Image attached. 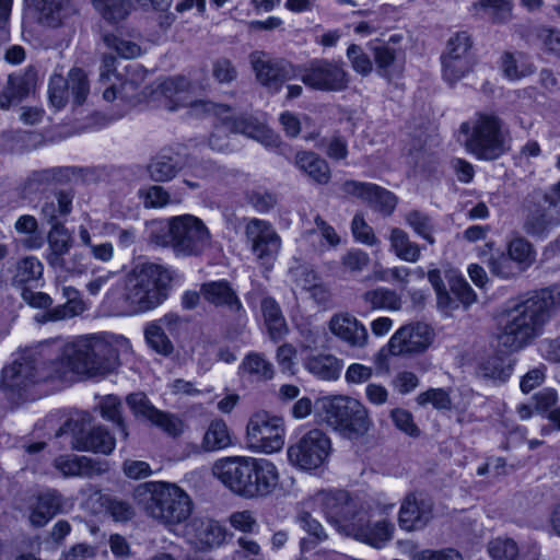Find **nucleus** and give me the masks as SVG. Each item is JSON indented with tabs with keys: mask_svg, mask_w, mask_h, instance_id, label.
I'll list each match as a JSON object with an SVG mask.
<instances>
[{
	"mask_svg": "<svg viewBox=\"0 0 560 560\" xmlns=\"http://www.w3.org/2000/svg\"><path fill=\"white\" fill-rule=\"evenodd\" d=\"M522 214V228L530 236H541L560 224L551 199L541 190L533 191L525 198Z\"/></svg>",
	"mask_w": 560,
	"mask_h": 560,
	"instance_id": "ddd939ff",
	"label": "nucleus"
},
{
	"mask_svg": "<svg viewBox=\"0 0 560 560\" xmlns=\"http://www.w3.org/2000/svg\"><path fill=\"white\" fill-rule=\"evenodd\" d=\"M172 280V271L162 265L138 264L126 275L124 283L108 289L105 302L130 314L148 312L166 300Z\"/></svg>",
	"mask_w": 560,
	"mask_h": 560,
	"instance_id": "7ed1b4c3",
	"label": "nucleus"
},
{
	"mask_svg": "<svg viewBox=\"0 0 560 560\" xmlns=\"http://www.w3.org/2000/svg\"><path fill=\"white\" fill-rule=\"evenodd\" d=\"M185 165L179 153L164 149L152 159L148 172L152 180L163 183L173 179Z\"/></svg>",
	"mask_w": 560,
	"mask_h": 560,
	"instance_id": "c85d7f7f",
	"label": "nucleus"
},
{
	"mask_svg": "<svg viewBox=\"0 0 560 560\" xmlns=\"http://www.w3.org/2000/svg\"><path fill=\"white\" fill-rule=\"evenodd\" d=\"M92 2L102 16L110 23L125 20L132 9L129 0H92Z\"/></svg>",
	"mask_w": 560,
	"mask_h": 560,
	"instance_id": "de8ad7c7",
	"label": "nucleus"
},
{
	"mask_svg": "<svg viewBox=\"0 0 560 560\" xmlns=\"http://www.w3.org/2000/svg\"><path fill=\"white\" fill-rule=\"evenodd\" d=\"M295 165L315 184L327 185L330 182L331 171L329 164L315 152H298L295 155Z\"/></svg>",
	"mask_w": 560,
	"mask_h": 560,
	"instance_id": "473e14b6",
	"label": "nucleus"
},
{
	"mask_svg": "<svg viewBox=\"0 0 560 560\" xmlns=\"http://www.w3.org/2000/svg\"><path fill=\"white\" fill-rule=\"evenodd\" d=\"M121 407L120 399L114 395L104 397L100 402L102 417L105 420L115 423L118 427L122 439H127L129 434L121 417Z\"/></svg>",
	"mask_w": 560,
	"mask_h": 560,
	"instance_id": "864d4df0",
	"label": "nucleus"
},
{
	"mask_svg": "<svg viewBox=\"0 0 560 560\" xmlns=\"http://www.w3.org/2000/svg\"><path fill=\"white\" fill-rule=\"evenodd\" d=\"M296 523L310 536L308 538H302L300 540L301 552H308L328 539V534L323 525L314 518L310 512H300L296 515Z\"/></svg>",
	"mask_w": 560,
	"mask_h": 560,
	"instance_id": "58836bf2",
	"label": "nucleus"
},
{
	"mask_svg": "<svg viewBox=\"0 0 560 560\" xmlns=\"http://www.w3.org/2000/svg\"><path fill=\"white\" fill-rule=\"evenodd\" d=\"M164 235L153 234V241L170 246L177 256H199L211 245V233L205 222L192 214H182L167 220Z\"/></svg>",
	"mask_w": 560,
	"mask_h": 560,
	"instance_id": "6e6552de",
	"label": "nucleus"
},
{
	"mask_svg": "<svg viewBox=\"0 0 560 560\" xmlns=\"http://www.w3.org/2000/svg\"><path fill=\"white\" fill-rule=\"evenodd\" d=\"M85 305L80 298L68 300L65 304L58 305L55 308L48 310L44 314H37L35 320L39 324L48 322H58L66 318H71L82 314Z\"/></svg>",
	"mask_w": 560,
	"mask_h": 560,
	"instance_id": "49530a36",
	"label": "nucleus"
},
{
	"mask_svg": "<svg viewBox=\"0 0 560 560\" xmlns=\"http://www.w3.org/2000/svg\"><path fill=\"white\" fill-rule=\"evenodd\" d=\"M57 364L59 380L68 373L93 378L105 377L120 366L119 351L113 336L91 334L78 337L73 341L50 342Z\"/></svg>",
	"mask_w": 560,
	"mask_h": 560,
	"instance_id": "f03ea898",
	"label": "nucleus"
},
{
	"mask_svg": "<svg viewBox=\"0 0 560 560\" xmlns=\"http://www.w3.org/2000/svg\"><path fill=\"white\" fill-rule=\"evenodd\" d=\"M139 195L143 198L145 208H163L175 202L170 192L162 186L152 185L144 190H140Z\"/></svg>",
	"mask_w": 560,
	"mask_h": 560,
	"instance_id": "774afa93",
	"label": "nucleus"
},
{
	"mask_svg": "<svg viewBox=\"0 0 560 560\" xmlns=\"http://www.w3.org/2000/svg\"><path fill=\"white\" fill-rule=\"evenodd\" d=\"M38 71L28 66L23 71L9 74L7 84L0 92V108L8 109L12 104H19L36 90Z\"/></svg>",
	"mask_w": 560,
	"mask_h": 560,
	"instance_id": "393cba45",
	"label": "nucleus"
},
{
	"mask_svg": "<svg viewBox=\"0 0 560 560\" xmlns=\"http://www.w3.org/2000/svg\"><path fill=\"white\" fill-rule=\"evenodd\" d=\"M252 475L247 499L267 497L279 483L276 465L265 458H254V474Z\"/></svg>",
	"mask_w": 560,
	"mask_h": 560,
	"instance_id": "bb28decb",
	"label": "nucleus"
},
{
	"mask_svg": "<svg viewBox=\"0 0 560 560\" xmlns=\"http://www.w3.org/2000/svg\"><path fill=\"white\" fill-rule=\"evenodd\" d=\"M245 236L252 253L261 264L268 265L276 259L281 247V238L268 221L250 219L245 226Z\"/></svg>",
	"mask_w": 560,
	"mask_h": 560,
	"instance_id": "f3484780",
	"label": "nucleus"
},
{
	"mask_svg": "<svg viewBox=\"0 0 560 560\" xmlns=\"http://www.w3.org/2000/svg\"><path fill=\"white\" fill-rule=\"evenodd\" d=\"M103 40L108 48L114 49L122 58H136L141 54L138 44L120 38L115 34H105Z\"/></svg>",
	"mask_w": 560,
	"mask_h": 560,
	"instance_id": "0e129e2a",
	"label": "nucleus"
},
{
	"mask_svg": "<svg viewBox=\"0 0 560 560\" xmlns=\"http://www.w3.org/2000/svg\"><path fill=\"white\" fill-rule=\"evenodd\" d=\"M249 61L258 82L272 92H278L284 81L298 74V67L283 59L271 58L261 50L253 51Z\"/></svg>",
	"mask_w": 560,
	"mask_h": 560,
	"instance_id": "dca6fc26",
	"label": "nucleus"
},
{
	"mask_svg": "<svg viewBox=\"0 0 560 560\" xmlns=\"http://www.w3.org/2000/svg\"><path fill=\"white\" fill-rule=\"evenodd\" d=\"M443 78L450 83L454 84L464 78L472 67V59H465V57H441Z\"/></svg>",
	"mask_w": 560,
	"mask_h": 560,
	"instance_id": "6e6d98bb",
	"label": "nucleus"
},
{
	"mask_svg": "<svg viewBox=\"0 0 560 560\" xmlns=\"http://www.w3.org/2000/svg\"><path fill=\"white\" fill-rule=\"evenodd\" d=\"M369 49L373 54L378 73L389 78V68L401 52V49L389 44H382L380 39L370 42Z\"/></svg>",
	"mask_w": 560,
	"mask_h": 560,
	"instance_id": "a18cd8bd",
	"label": "nucleus"
},
{
	"mask_svg": "<svg viewBox=\"0 0 560 560\" xmlns=\"http://www.w3.org/2000/svg\"><path fill=\"white\" fill-rule=\"evenodd\" d=\"M83 422L84 419L68 420L56 433V436L70 432V446L72 450L101 453L104 455L112 454L116 446V440L109 431L102 425L84 430Z\"/></svg>",
	"mask_w": 560,
	"mask_h": 560,
	"instance_id": "4468645a",
	"label": "nucleus"
},
{
	"mask_svg": "<svg viewBox=\"0 0 560 560\" xmlns=\"http://www.w3.org/2000/svg\"><path fill=\"white\" fill-rule=\"evenodd\" d=\"M48 248L45 259L52 268H62L65 266L63 256L72 247V237L63 224L51 226L47 234Z\"/></svg>",
	"mask_w": 560,
	"mask_h": 560,
	"instance_id": "cd10ccee",
	"label": "nucleus"
},
{
	"mask_svg": "<svg viewBox=\"0 0 560 560\" xmlns=\"http://www.w3.org/2000/svg\"><path fill=\"white\" fill-rule=\"evenodd\" d=\"M472 42L467 32H458L453 35L446 44V50L442 57H465V59H472L471 49Z\"/></svg>",
	"mask_w": 560,
	"mask_h": 560,
	"instance_id": "052dcab7",
	"label": "nucleus"
},
{
	"mask_svg": "<svg viewBox=\"0 0 560 560\" xmlns=\"http://www.w3.org/2000/svg\"><path fill=\"white\" fill-rule=\"evenodd\" d=\"M127 405L136 417L152 421L156 409L143 393H133L127 396Z\"/></svg>",
	"mask_w": 560,
	"mask_h": 560,
	"instance_id": "e2e57ef3",
	"label": "nucleus"
},
{
	"mask_svg": "<svg viewBox=\"0 0 560 560\" xmlns=\"http://www.w3.org/2000/svg\"><path fill=\"white\" fill-rule=\"evenodd\" d=\"M460 132L465 135L466 151L478 160H497L510 149V131L504 121L494 114H476L460 125Z\"/></svg>",
	"mask_w": 560,
	"mask_h": 560,
	"instance_id": "423d86ee",
	"label": "nucleus"
},
{
	"mask_svg": "<svg viewBox=\"0 0 560 560\" xmlns=\"http://www.w3.org/2000/svg\"><path fill=\"white\" fill-rule=\"evenodd\" d=\"M395 525L387 520L371 524L369 522L368 512L364 510L363 513L359 515L357 522L351 523V530L348 535L359 541L380 549L392 540Z\"/></svg>",
	"mask_w": 560,
	"mask_h": 560,
	"instance_id": "a878e982",
	"label": "nucleus"
},
{
	"mask_svg": "<svg viewBox=\"0 0 560 560\" xmlns=\"http://www.w3.org/2000/svg\"><path fill=\"white\" fill-rule=\"evenodd\" d=\"M241 370L258 381H268L273 376L272 363L262 354L256 352L249 353L244 358Z\"/></svg>",
	"mask_w": 560,
	"mask_h": 560,
	"instance_id": "8fccbe9b",
	"label": "nucleus"
},
{
	"mask_svg": "<svg viewBox=\"0 0 560 560\" xmlns=\"http://www.w3.org/2000/svg\"><path fill=\"white\" fill-rule=\"evenodd\" d=\"M428 280L436 293L438 306L440 310L448 314L450 312L458 308L459 304H457V302L446 291L439 269L429 270Z\"/></svg>",
	"mask_w": 560,
	"mask_h": 560,
	"instance_id": "4d7b16f0",
	"label": "nucleus"
},
{
	"mask_svg": "<svg viewBox=\"0 0 560 560\" xmlns=\"http://www.w3.org/2000/svg\"><path fill=\"white\" fill-rule=\"evenodd\" d=\"M68 90L73 96V101L77 105H81L85 102L89 92L90 84L86 73L79 68H73L68 74Z\"/></svg>",
	"mask_w": 560,
	"mask_h": 560,
	"instance_id": "13d9d810",
	"label": "nucleus"
},
{
	"mask_svg": "<svg viewBox=\"0 0 560 560\" xmlns=\"http://www.w3.org/2000/svg\"><path fill=\"white\" fill-rule=\"evenodd\" d=\"M360 301L365 311H397L401 307V299L399 295L395 291L386 288L368 290L361 294Z\"/></svg>",
	"mask_w": 560,
	"mask_h": 560,
	"instance_id": "4c0bfd02",
	"label": "nucleus"
},
{
	"mask_svg": "<svg viewBox=\"0 0 560 560\" xmlns=\"http://www.w3.org/2000/svg\"><path fill=\"white\" fill-rule=\"evenodd\" d=\"M232 445L230 429L224 420L213 419L201 440V448L205 452H217Z\"/></svg>",
	"mask_w": 560,
	"mask_h": 560,
	"instance_id": "79ce46f5",
	"label": "nucleus"
},
{
	"mask_svg": "<svg viewBox=\"0 0 560 560\" xmlns=\"http://www.w3.org/2000/svg\"><path fill=\"white\" fill-rule=\"evenodd\" d=\"M316 500L327 521L343 527L347 534L351 530V523H355L364 511L346 491L319 493Z\"/></svg>",
	"mask_w": 560,
	"mask_h": 560,
	"instance_id": "a211bd4d",
	"label": "nucleus"
},
{
	"mask_svg": "<svg viewBox=\"0 0 560 560\" xmlns=\"http://www.w3.org/2000/svg\"><path fill=\"white\" fill-rule=\"evenodd\" d=\"M500 69L511 81L521 80L535 72V66L529 57L522 51H504L500 58Z\"/></svg>",
	"mask_w": 560,
	"mask_h": 560,
	"instance_id": "c9c22d12",
	"label": "nucleus"
},
{
	"mask_svg": "<svg viewBox=\"0 0 560 560\" xmlns=\"http://www.w3.org/2000/svg\"><path fill=\"white\" fill-rule=\"evenodd\" d=\"M62 495L56 490L40 493L31 506L30 523L35 527L45 526L61 511Z\"/></svg>",
	"mask_w": 560,
	"mask_h": 560,
	"instance_id": "2f4dec72",
	"label": "nucleus"
},
{
	"mask_svg": "<svg viewBox=\"0 0 560 560\" xmlns=\"http://www.w3.org/2000/svg\"><path fill=\"white\" fill-rule=\"evenodd\" d=\"M296 77L314 91L341 92L349 86V73L342 62L332 59H312L298 67Z\"/></svg>",
	"mask_w": 560,
	"mask_h": 560,
	"instance_id": "9d476101",
	"label": "nucleus"
},
{
	"mask_svg": "<svg viewBox=\"0 0 560 560\" xmlns=\"http://www.w3.org/2000/svg\"><path fill=\"white\" fill-rule=\"evenodd\" d=\"M433 337L434 332L429 325L420 322L408 324L390 337L387 348L393 355L420 353L431 345Z\"/></svg>",
	"mask_w": 560,
	"mask_h": 560,
	"instance_id": "412c9836",
	"label": "nucleus"
},
{
	"mask_svg": "<svg viewBox=\"0 0 560 560\" xmlns=\"http://www.w3.org/2000/svg\"><path fill=\"white\" fill-rule=\"evenodd\" d=\"M559 307L550 289L528 292L511 300L501 314L498 341L511 352L529 346L544 334Z\"/></svg>",
	"mask_w": 560,
	"mask_h": 560,
	"instance_id": "f257e3e1",
	"label": "nucleus"
},
{
	"mask_svg": "<svg viewBox=\"0 0 560 560\" xmlns=\"http://www.w3.org/2000/svg\"><path fill=\"white\" fill-rule=\"evenodd\" d=\"M59 378L50 342L20 350L0 371V392L12 404L28 399L39 383Z\"/></svg>",
	"mask_w": 560,
	"mask_h": 560,
	"instance_id": "20e7f679",
	"label": "nucleus"
},
{
	"mask_svg": "<svg viewBox=\"0 0 560 560\" xmlns=\"http://www.w3.org/2000/svg\"><path fill=\"white\" fill-rule=\"evenodd\" d=\"M144 335L150 347L156 352L164 355L173 352V345L161 325L156 323L149 324L145 327Z\"/></svg>",
	"mask_w": 560,
	"mask_h": 560,
	"instance_id": "bf43d9fd",
	"label": "nucleus"
},
{
	"mask_svg": "<svg viewBox=\"0 0 560 560\" xmlns=\"http://www.w3.org/2000/svg\"><path fill=\"white\" fill-rule=\"evenodd\" d=\"M342 360L332 354H310L303 359V366L307 372L324 381H335L340 376Z\"/></svg>",
	"mask_w": 560,
	"mask_h": 560,
	"instance_id": "72a5a7b5",
	"label": "nucleus"
},
{
	"mask_svg": "<svg viewBox=\"0 0 560 560\" xmlns=\"http://www.w3.org/2000/svg\"><path fill=\"white\" fill-rule=\"evenodd\" d=\"M522 269L526 271L536 260V252L530 242L524 237H515L508 244V254Z\"/></svg>",
	"mask_w": 560,
	"mask_h": 560,
	"instance_id": "09e8293b",
	"label": "nucleus"
},
{
	"mask_svg": "<svg viewBox=\"0 0 560 560\" xmlns=\"http://www.w3.org/2000/svg\"><path fill=\"white\" fill-rule=\"evenodd\" d=\"M330 451V439L322 430L313 429L289 446L288 458L293 466L312 470L325 463Z\"/></svg>",
	"mask_w": 560,
	"mask_h": 560,
	"instance_id": "f8f14e48",
	"label": "nucleus"
},
{
	"mask_svg": "<svg viewBox=\"0 0 560 560\" xmlns=\"http://www.w3.org/2000/svg\"><path fill=\"white\" fill-rule=\"evenodd\" d=\"M488 267L493 276L504 280L515 279L524 272L523 269L505 254L492 256L489 259Z\"/></svg>",
	"mask_w": 560,
	"mask_h": 560,
	"instance_id": "5fc2aeb1",
	"label": "nucleus"
},
{
	"mask_svg": "<svg viewBox=\"0 0 560 560\" xmlns=\"http://www.w3.org/2000/svg\"><path fill=\"white\" fill-rule=\"evenodd\" d=\"M52 467L63 478H94L105 474L107 463L84 455L61 454L52 460Z\"/></svg>",
	"mask_w": 560,
	"mask_h": 560,
	"instance_id": "b1692460",
	"label": "nucleus"
},
{
	"mask_svg": "<svg viewBox=\"0 0 560 560\" xmlns=\"http://www.w3.org/2000/svg\"><path fill=\"white\" fill-rule=\"evenodd\" d=\"M405 221L417 235L421 236L430 245L435 243V238L433 236L434 224L429 214L419 210H411L406 213Z\"/></svg>",
	"mask_w": 560,
	"mask_h": 560,
	"instance_id": "3c124183",
	"label": "nucleus"
},
{
	"mask_svg": "<svg viewBox=\"0 0 560 560\" xmlns=\"http://www.w3.org/2000/svg\"><path fill=\"white\" fill-rule=\"evenodd\" d=\"M95 497L102 511L114 522L126 523L136 515L135 508L128 500L101 492H96Z\"/></svg>",
	"mask_w": 560,
	"mask_h": 560,
	"instance_id": "e433bc0d",
	"label": "nucleus"
},
{
	"mask_svg": "<svg viewBox=\"0 0 560 560\" xmlns=\"http://www.w3.org/2000/svg\"><path fill=\"white\" fill-rule=\"evenodd\" d=\"M254 474V457L234 456L215 462L213 475L232 492L247 499Z\"/></svg>",
	"mask_w": 560,
	"mask_h": 560,
	"instance_id": "2eb2a0df",
	"label": "nucleus"
},
{
	"mask_svg": "<svg viewBox=\"0 0 560 560\" xmlns=\"http://www.w3.org/2000/svg\"><path fill=\"white\" fill-rule=\"evenodd\" d=\"M68 81L61 74H54L49 80L48 96L56 109H61L68 102Z\"/></svg>",
	"mask_w": 560,
	"mask_h": 560,
	"instance_id": "680f3d73",
	"label": "nucleus"
},
{
	"mask_svg": "<svg viewBox=\"0 0 560 560\" xmlns=\"http://www.w3.org/2000/svg\"><path fill=\"white\" fill-rule=\"evenodd\" d=\"M513 371L510 363L501 355L494 354L486 358L478 366V374L488 380L504 383L509 380Z\"/></svg>",
	"mask_w": 560,
	"mask_h": 560,
	"instance_id": "c03bdc74",
	"label": "nucleus"
},
{
	"mask_svg": "<svg viewBox=\"0 0 560 560\" xmlns=\"http://www.w3.org/2000/svg\"><path fill=\"white\" fill-rule=\"evenodd\" d=\"M433 518V502L421 493H409L402 500L399 514V527L407 532L424 528Z\"/></svg>",
	"mask_w": 560,
	"mask_h": 560,
	"instance_id": "5701e85b",
	"label": "nucleus"
},
{
	"mask_svg": "<svg viewBox=\"0 0 560 560\" xmlns=\"http://www.w3.org/2000/svg\"><path fill=\"white\" fill-rule=\"evenodd\" d=\"M191 527L192 542L200 550L219 547L225 540V528L214 520H195Z\"/></svg>",
	"mask_w": 560,
	"mask_h": 560,
	"instance_id": "7c9ffc66",
	"label": "nucleus"
},
{
	"mask_svg": "<svg viewBox=\"0 0 560 560\" xmlns=\"http://www.w3.org/2000/svg\"><path fill=\"white\" fill-rule=\"evenodd\" d=\"M200 292L206 302L221 310L230 319L242 322L246 318L243 303L229 281L205 282L200 285Z\"/></svg>",
	"mask_w": 560,
	"mask_h": 560,
	"instance_id": "aec40b11",
	"label": "nucleus"
},
{
	"mask_svg": "<svg viewBox=\"0 0 560 560\" xmlns=\"http://www.w3.org/2000/svg\"><path fill=\"white\" fill-rule=\"evenodd\" d=\"M246 436L253 450L271 454L284 445L283 419L266 411L255 412L246 427Z\"/></svg>",
	"mask_w": 560,
	"mask_h": 560,
	"instance_id": "9b49d317",
	"label": "nucleus"
},
{
	"mask_svg": "<svg viewBox=\"0 0 560 560\" xmlns=\"http://www.w3.org/2000/svg\"><path fill=\"white\" fill-rule=\"evenodd\" d=\"M471 8L477 15L493 24H506L513 16L512 0H478Z\"/></svg>",
	"mask_w": 560,
	"mask_h": 560,
	"instance_id": "f704fd0d",
	"label": "nucleus"
},
{
	"mask_svg": "<svg viewBox=\"0 0 560 560\" xmlns=\"http://www.w3.org/2000/svg\"><path fill=\"white\" fill-rule=\"evenodd\" d=\"M261 312L270 338L276 342L282 339L288 334V325L276 300L265 298L261 301Z\"/></svg>",
	"mask_w": 560,
	"mask_h": 560,
	"instance_id": "a19ab883",
	"label": "nucleus"
},
{
	"mask_svg": "<svg viewBox=\"0 0 560 560\" xmlns=\"http://www.w3.org/2000/svg\"><path fill=\"white\" fill-rule=\"evenodd\" d=\"M163 90L170 94V97H174L176 107H188V114L191 117L200 118L209 115L217 116L223 126H225L231 132L243 133L248 137H256V128L250 120L244 117H235L232 114V109L222 104H214L209 101L196 100L187 101L186 93L190 86V82L185 77H176L166 80L163 83Z\"/></svg>",
	"mask_w": 560,
	"mask_h": 560,
	"instance_id": "0eeeda50",
	"label": "nucleus"
},
{
	"mask_svg": "<svg viewBox=\"0 0 560 560\" xmlns=\"http://www.w3.org/2000/svg\"><path fill=\"white\" fill-rule=\"evenodd\" d=\"M135 497L150 516L165 524H179L192 512L190 497L176 483L144 482L136 488Z\"/></svg>",
	"mask_w": 560,
	"mask_h": 560,
	"instance_id": "39448f33",
	"label": "nucleus"
},
{
	"mask_svg": "<svg viewBox=\"0 0 560 560\" xmlns=\"http://www.w3.org/2000/svg\"><path fill=\"white\" fill-rule=\"evenodd\" d=\"M320 408L326 423L349 440L364 436L373 427L368 408L348 396L324 398Z\"/></svg>",
	"mask_w": 560,
	"mask_h": 560,
	"instance_id": "1a4fd4ad",
	"label": "nucleus"
},
{
	"mask_svg": "<svg viewBox=\"0 0 560 560\" xmlns=\"http://www.w3.org/2000/svg\"><path fill=\"white\" fill-rule=\"evenodd\" d=\"M329 331L352 349H363L370 336L365 325L349 312L334 314L328 322Z\"/></svg>",
	"mask_w": 560,
	"mask_h": 560,
	"instance_id": "4be33fe9",
	"label": "nucleus"
},
{
	"mask_svg": "<svg viewBox=\"0 0 560 560\" xmlns=\"http://www.w3.org/2000/svg\"><path fill=\"white\" fill-rule=\"evenodd\" d=\"M390 249L395 255L407 262H416L420 259L421 248L412 242L406 231L393 228L389 233Z\"/></svg>",
	"mask_w": 560,
	"mask_h": 560,
	"instance_id": "37998d69",
	"label": "nucleus"
},
{
	"mask_svg": "<svg viewBox=\"0 0 560 560\" xmlns=\"http://www.w3.org/2000/svg\"><path fill=\"white\" fill-rule=\"evenodd\" d=\"M487 551L492 560H518L520 548L510 537H497L487 545Z\"/></svg>",
	"mask_w": 560,
	"mask_h": 560,
	"instance_id": "603ef678",
	"label": "nucleus"
},
{
	"mask_svg": "<svg viewBox=\"0 0 560 560\" xmlns=\"http://www.w3.org/2000/svg\"><path fill=\"white\" fill-rule=\"evenodd\" d=\"M451 292L456 296L457 304L468 307L476 302L477 295L469 283L462 276H452L448 279Z\"/></svg>",
	"mask_w": 560,
	"mask_h": 560,
	"instance_id": "69168bd1",
	"label": "nucleus"
},
{
	"mask_svg": "<svg viewBox=\"0 0 560 560\" xmlns=\"http://www.w3.org/2000/svg\"><path fill=\"white\" fill-rule=\"evenodd\" d=\"M74 191L71 189L57 190L54 196L46 198L40 207L42 218L51 226L63 224L60 220L72 212Z\"/></svg>",
	"mask_w": 560,
	"mask_h": 560,
	"instance_id": "c756f323",
	"label": "nucleus"
},
{
	"mask_svg": "<svg viewBox=\"0 0 560 560\" xmlns=\"http://www.w3.org/2000/svg\"><path fill=\"white\" fill-rule=\"evenodd\" d=\"M340 190L345 196L360 199L384 215H390L397 206V197L392 191L373 183L347 179Z\"/></svg>",
	"mask_w": 560,
	"mask_h": 560,
	"instance_id": "6ab92c4d",
	"label": "nucleus"
},
{
	"mask_svg": "<svg viewBox=\"0 0 560 560\" xmlns=\"http://www.w3.org/2000/svg\"><path fill=\"white\" fill-rule=\"evenodd\" d=\"M151 423L173 438L180 435L184 431V422L177 416L162 410L155 412Z\"/></svg>",
	"mask_w": 560,
	"mask_h": 560,
	"instance_id": "338daca9",
	"label": "nucleus"
},
{
	"mask_svg": "<svg viewBox=\"0 0 560 560\" xmlns=\"http://www.w3.org/2000/svg\"><path fill=\"white\" fill-rule=\"evenodd\" d=\"M43 271L44 266L37 257H23L15 262L11 284L21 290L28 288V284L42 278Z\"/></svg>",
	"mask_w": 560,
	"mask_h": 560,
	"instance_id": "ea45409f",
	"label": "nucleus"
}]
</instances>
